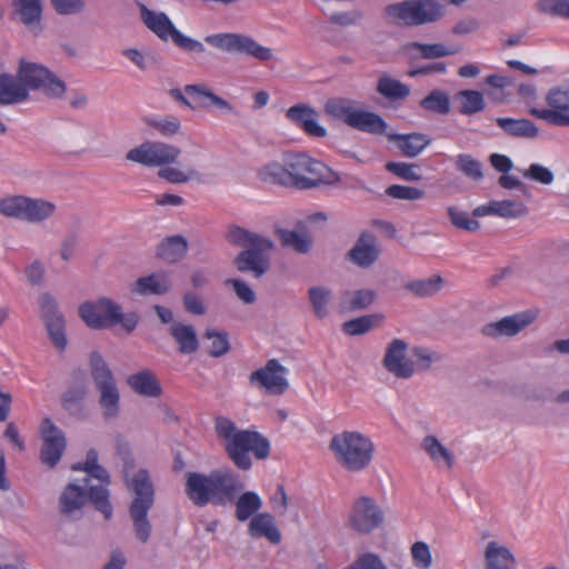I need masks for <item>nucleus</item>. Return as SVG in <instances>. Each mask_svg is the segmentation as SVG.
Returning a JSON list of instances; mask_svg holds the SVG:
<instances>
[{
  "mask_svg": "<svg viewBox=\"0 0 569 569\" xmlns=\"http://www.w3.org/2000/svg\"><path fill=\"white\" fill-rule=\"evenodd\" d=\"M90 369L94 386L99 392V405L106 420H113L120 413V392L116 379L102 356L93 351L90 355Z\"/></svg>",
  "mask_w": 569,
  "mask_h": 569,
  "instance_id": "nucleus-12",
  "label": "nucleus"
},
{
  "mask_svg": "<svg viewBox=\"0 0 569 569\" xmlns=\"http://www.w3.org/2000/svg\"><path fill=\"white\" fill-rule=\"evenodd\" d=\"M127 488L133 498L129 506V515L136 538L146 543L151 537L152 527L148 513L154 503V488L147 469H139L131 478H124Z\"/></svg>",
  "mask_w": 569,
  "mask_h": 569,
  "instance_id": "nucleus-6",
  "label": "nucleus"
},
{
  "mask_svg": "<svg viewBox=\"0 0 569 569\" xmlns=\"http://www.w3.org/2000/svg\"><path fill=\"white\" fill-rule=\"evenodd\" d=\"M169 333L178 345V350L181 355H192L198 351L199 340L193 326L173 322Z\"/></svg>",
  "mask_w": 569,
  "mask_h": 569,
  "instance_id": "nucleus-31",
  "label": "nucleus"
},
{
  "mask_svg": "<svg viewBox=\"0 0 569 569\" xmlns=\"http://www.w3.org/2000/svg\"><path fill=\"white\" fill-rule=\"evenodd\" d=\"M184 92L199 99L201 101V107L203 108H210L213 106L223 113L238 114V110L229 101L219 97L203 86L188 84L184 87Z\"/></svg>",
  "mask_w": 569,
  "mask_h": 569,
  "instance_id": "nucleus-30",
  "label": "nucleus"
},
{
  "mask_svg": "<svg viewBox=\"0 0 569 569\" xmlns=\"http://www.w3.org/2000/svg\"><path fill=\"white\" fill-rule=\"evenodd\" d=\"M187 251L188 241L180 234L167 237L157 247V256L171 263L180 261Z\"/></svg>",
  "mask_w": 569,
  "mask_h": 569,
  "instance_id": "nucleus-35",
  "label": "nucleus"
},
{
  "mask_svg": "<svg viewBox=\"0 0 569 569\" xmlns=\"http://www.w3.org/2000/svg\"><path fill=\"white\" fill-rule=\"evenodd\" d=\"M376 91L390 103L402 102L411 93L409 84L389 74H382L376 83Z\"/></svg>",
  "mask_w": 569,
  "mask_h": 569,
  "instance_id": "nucleus-25",
  "label": "nucleus"
},
{
  "mask_svg": "<svg viewBox=\"0 0 569 569\" xmlns=\"http://www.w3.org/2000/svg\"><path fill=\"white\" fill-rule=\"evenodd\" d=\"M376 291L372 289H359L347 291L341 297V308L349 311H358L370 307L376 300Z\"/></svg>",
  "mask_w": 569,
  "mask_h": 569,
  "instance_id": "nucleus-38",
  "label": "nucleus"
},
{
  "mask_svg": "<svg viewBox=\"0 0 569 569\" xmlns=\"http://www.w3.org/2000/svg\"><path fill=\"white\" fill-rule=\"evenodd\" d=\"M227 238L232 244L247 248L234 260L239 271L252 272L256 278L268 271L269 260L264 252L273 247V242L268 237L233 226L229 229Z\"/></svg>",
  "mask_w": 569,
  "mask_h": 569,
  "instance_id": "nucleus-5",
  "label": "nucleus"
},
{
  "mask_svg": "<svg viewBox=\"0 0 569 569\" xmlns=\"http://www.w3.org/2000/svg\"><path fill=\"white\" fill-rule=\"evenodd\" d=\"M127 383L136 393L147 398H157L162 393L160 382L156 375L149 369H143L130 375Z\"/></svg>",
  "mask_w": 569,
  "mask_h": 569,
  "instance_id": "nucleus-27",
  "label": "nucleus"
},
{
  "mask_svg": "<svg viewBox=\"0 0 569 569\" xmlns=\"http://www.w3.org/2000/svg\"><path fill=\"white\" fill-rule=\"evenodd\" d=\"M56 204L42 198L8 196L0 199V213L30 223H40L51 218Z\"/></svg>",
  "mask_w": 569,
  "mask_h": 569,
  "instance_id": "nucleus-13",
  "label": "nucleus"
},
{
  "mask_svg": "<svg viewBox=\"0 0 569 569\" xmlns=\"http://www.w3.org/2000/svg\"><path fill=\"white\" fill-rule=\"evenodd\" d=\"M214 429L224 441V449L232 462L241 470L252 466L250 452L259 459H266L270 453V442L258 431L238 430L236 423L227 417H218Z\"/></svg>",
  "mask_w": 569,
  "mask_h": 569,
  "instance_id": "nucleus-4",
  "label": "nucleus"
},
{
  "mask_svg": "<svg viewBox=\"0 0 569 569\" xmlns=\"http://www.w3.org/2000/svg\"><path fill=\"white\" fill-rule=\"evenodd\" d=\"M397 148L408 158L418 157L431 142V139L420 132L395 133L391 136Z\"/></svg>",
  "mask_w": 569,
  "mask_h": 569,
  "instance_id": "nucleus-29",
  "label": "nucleus"
},
{
  "mask_svg": "<svg viewBox=\"0 0 569 569\" xmlns=\"http://www.w3.org/2000/svg\"><path fill=\"white\" fill-rule=\"evenodd\" d=\"M89 479L83 478L80 483H69L60 497V510L63 515H72L87 502V487Z\"/></svg>",
  "mask_w": 569,
  "mask_h": 569,
  "instance_id": "nucleus-26",
  "label": "nucleus"
},
{
  "mask_svg": "<svg viewBox=\"0 0 569 569\" xmlns=\"http://www.w3.org/2000/svg\"><path fill=\"white\" fill-rule=\"evenodd\" d=\"M456 98L460 100L459 112L463 116L481 112L486 108L483 94L478 90H461Z\"/></svg>",
  "mask_w": 569,
  "mask_h": 569,
  "instance_id": "nucleus-43",
  "label": "nucleus"
},
{
  "mask_svg": "<svg viewBox=\"0 0 569 569\" xmlns=\"http://www.w3.org/2000/svg\"><path fill=\"white\" fill-rule=\"evenodd\" d=\"M18 77L29 90H40L48 98L60 99L67 91L66 83L46 67L21 61Z\"/></svg>",
  "mask_w": 569,
  "mask_h": 569,
  "instance_id": "nucleus-14",
  "label": "nucleus"
},
{
  "mask_svg": "<svg viewBox=\"0 0 569 569\" xmlns=\"http://www.w3.org/2000/svg\"><path fill=\"white\" fill-rule=\"evenodd\" d=\"M86 396L83 387H73L68 389L62 396V407L73 417H81L83 415L82 400Z\"/></svg>",
  "mask_w": 569,
  "mask_h": 569,
  "instance_id": "nucleus-44",
  "label": "nucleus"
},
{
  "mask_svg": "<svg viewBox=\"0 0 569 569\" xmlns=\"http://www.w3.org/2000/svg\"><path fill=\"white\" fill-rule=\"evenodd\" d=\"M204 41L222 51L253 57L260 61H268L272 58V50L261 46L253 38L233 32H221L208 34Z\"/></svg>",
  "mask_w": 569,
  "mask_h": 569,
  "instance_id": "nucleus-15",
  "label": "nucleus"
},
{
  "mask_svg": "<svg viewBox=\"0 0 569 569\" xmlns=\"http://www.w3.org/2000/svg\"><path fill=\"white\" fill-rule=\"evenodd\" d=\"M412 563L418 569H430L432 565V555L428 543L423 541L415 542L410 548Z\"/></svg>",
  "mask_w": 569,
  "mask_h": 569,
  "instance_id": "nucleus-51",
  "label": "nucleus"
},
{
  "mask_svg": "<svg viewBox=\"0 0 569 569\" xmlns=\"http://www.w3.org/2000/svg\"><path fill=\"white\" fill-rule=\"evenodd\" d=\"M533 319L535 316L529 311L515 313L503 317L498 321L487 323L482 328V333L491 338L512 337L530 325Z\"/></svg>",
  "mask_w": 569,
  "mask_h": 569,
  "instance_id": "nucleus-22",
  "label": "nucleus"
},
{
  "mask_svg": "<svg viewBox=\"0 0 569 569\" xmlns=\"http://www.w3.org/2000/svg\"><path fill=\"white\" fill-rule=\"evenodd\" d=\"M486 569H515L512 552L497 541L488 542L485 551Z\"/></svg>",
  "mask_w": 569,
  "mask_h": 569,
  "instance_id": "nucleus-33",
  "label": "nucleus"
},
{
  "mask_svg": "<svg viewBox=\"0 0 569 569\" xmlns=\"http://www.w3.org/2000/svg\"><path fill=\"white\" fill-rule=\"evenodd\" d=\"M496 123L507 133L515 138L533 139L539 134L538 127L529 119L496 118Z\"/></svg>",
  "mask_w": 569,
  "mask_h": 569,
  "instance_id": "nucleus-34",
  "label": "nucleus"
},
{
  "mask_svg": "<svg viewBox=\"0 0 569 569\" xmlns=\"http://www.w3.org/2000/svg\"><path fill=\"white\" fill-rule=\"evenodd\" d=\"M379 254L377 237L370 231H362L348 257L358 267L369 268L378 260Z\"/></svg>",
  "mask_w": 569,
  "mask_h": 569,
  "instance_id": "nucleus-23",
  "label": "nucleus"
},
{
  "mask_svg": "<svg viewBox=\"0 0 569 569\" xmlns=\"http://www.w3.org/2000/svg\"><path fill=\"white\" fill-rule=\"evenodd\" d=\"M204 338L211 340L209 353L213 358L224 356L230 350L229 335L226 331L217 329H207Z\"/></svg>",
  "mask_w": 569,
  "mask_h": 569,
  "instance_id": "nucleus-47",
  "label": "nucleus"
},
{
  "mask_svg": "<svg viewBox=\"0 0 569 569\" xmlns=\"http://www.w3.org/2000/svg\"><path fill=\"white\" fill-rule=\"evenodd\" d=\"M40 431L42 437L40 458L44 465L52 468L60 461L66 449V437L49 418L42 420Z\"/></svg>",
  "mask_w": 569,
  "mask_h": 569,
  "instance_id": "nucleus-18",
  "label": "nucleus"
},
{
  "mask_svg": "<svg viewBox=\"0 0 569 569\" xmlns=\"http://www.w3.org/2000/svg\"><path fill=\"white\" fill-rule=\"evenodd\" d=\"M228 284H231L234 289L237 297L243 301L244 303H253L256 301L254 291L242 280L239 279H228Z\"/></svg>",
  "mask_w": 569,
  "mask_h": 569,
  "instance_id": "nucleus-61",
  "label": "nucleus"
},
{
  "mask_svg": "<svg viewBox=\"0 0 569 569\" xmlns=\"http://www.w3.org/2000/svg\"><path fill=\"white\" fill-rule=\"evenodd\" d=\"M109 485L99 483L97 486H90L88 483L87 487V500H90L94 508L100 511L106 519H110L112 516V505L109 500Z\"/></svg>",
  "mask_w": 569,
  "mask_h": 569,
  "instance_id": "nucleus-41",
  "label": "nucleus"
},
{
  "mask_svg": "<svg viewBox=\"0 0 569 569\" xmlns=\"http://www.w3.org/2000/svg\"><path fill=\"white\" fill-rule=\"evenodd\" d=\"M318 112L307 103H297L286 112V118L310 137L323 138L327 129L318 122Z\"/></svg>",
  "mask_w": 569,
  "mask_h": 569,
  "instance_id": "nucleus-21",
  "label": "nucleus"
},
{
  "mask_svg": "<svg viewBox=\"0 0 569 569\" xmlns=\"http://www.w3.org/2000/svg\"><path fill=\"white\" fill-rule=\"evenodd\" d=\"M358 104L349 98H331L327 100L325 110L330 117L352 129L371 134L385 133L388 128L385 119L376 112L359 108Z\"/></svg>",
  "mask_w": 569,
  "mask_h": 569,
  "instance_id": "nucleus-9",
  "label": "nucleus"
},
{
  "mask_svg": "<svg viewBox=\"0 0 569 569\" xmlns=\"http://www.w3.org/2000/svg\"><path fill=\"white\" fill-rule=\"evenodd\" d=\"M410 50H417L420 52L421 57L425 59H437L447 56L455 54L457 51L452 49H448L442 43H421V42H411L408 44Z\"/></svg>",
  "mask_w": 569,
  "mask_h": 569,
  "instance_id": "nucleus-49",
  "label": "nucleus"
},
{
  "mask_svg": "<svg viewBox=\"0 0 569 569\" xmlns=\"http://www.w3.org/2000/svg\"><path fill=\"white\" fill-rule=\"evenodd\" d=\"M421 447L435 463H443L448 468L453 466V455L438 440L437 437L432 435L426 436L422 440Z\"/></svg>",
  "mask_w": 569,
  "mask_h": 569,
  "instance_id": "nucleus-37",
  "label": "nucleus"
},
{
  "mask_svg": "<svg viewBox=\"0 0 569 569\" xmlns=\"http://www.w3.org/2000/svg\"><path fill=\"white\" fill-rule=\"evenodd\" d=\"M146 124L156 129L163 137H171L179 132L181 122L177 117H147Z\"/></svg>",
  "mask_w": 569,
  "mask_h": 569,
  "instance_id": "nucleus-45",
  "label": "nucleus"
},
{
  "mask_svg": "<svg viewBox=\"0 0 569 569\" xmlns=\"http://www.w3.org/2000/svg\"><path fill=\"white\" fill-rule=\"evenodd\" d=\"M29 98V91L20 78L10 74H0V104H18Z\"/></svg>",
  "mask_w": 569,
  "mask_h": 569,
  "instance_id": "nucleus-28",
  "label": "nucleus"
},
{
  "mask_svg": "<svg viewBox=\"0 0 569 569\" xmlns=\"http://www.w3.org/2000/svg\"><path fill=\"white\" fill-rule=\"evenodd\" d=\"M491 210L492 216L502 218H520L527 213V207L513 200H493Z\"/></svg>",
  "mask_w": 569,
  "mask_h": 569,
  "instance_id": "nucleus-46",
  "label": "nucleus"
},
{
  "mask_svg": "<svg viewBox=\"0 0 569 569\" xmlns=\"http://www.w3.org/2000/svg\"><path fill=\"white\" fill-rule=\"evenodd\" d=\"M545 101L547 108H531L530 114L556 127H569V86L551 88Z\"/></svg>",
  "mask_w": 569,
  "mask_h": 569,
  "instance_id": "nucleus-17",
  "label": "nucleus"
},
{
  "mask_svg": "<svg viewBox=\"0 0 569 569\" xmlns=\"http://www.w3.org/2000/svg\"><path fill=\"white\" fill-rule=\"evenodd\" d=\"M181 154V149L174 144L162 141H144L130 149L126 159L148 168H160L158 177L169 183L181 184L189 181H202V174L188 168L186 171L170 164L176 163Z\"/></svg>",
  "mask_w": 569,
  "mask_h": 569,
  "instance_id": "nucleus-3",
  "label": "nucleus"
},
{
  "mask_svg": "<svg viewBox=\"0 0 569 569\" xmlns=\"http://www.w3.org/2000/svg\"><path fill=\"white\" fill-rule=\"evenodd\" d=\"M286 372L287 369L277 359H270L264 367L250 373L249 382L269 393L281 395L289 386Z\"/></svg>",
  "mask_w": 569,
  "mask_h": 569,
  "instance_id": "nucleus-19",
  "label": "nucleus"
},
{
  "mask_svg": "<svg viewBox=\"0 0 569 569\" xmlns=\"http://www.w3.org/2000/svg\"><path fill=\"white\" fill-rule=\"evenodd\" d=\"M347 569H388L382 559L373 552L360 555Z\"/></svg>",
  "mask_w": 569,
  "mask_h": 569,
  "instance_id": "nucleus-58",
  "label": "nucleus"
},
{
  "mask_svg": "<svg viewBox=\"0 0 569 569\" xmlns=\"http://www.w3.org/2000/svg\"><path fill=\"white\" fill-rule=\"evenodd\" d=\"M419 107L428 112L447 116L451 110L449 93L441 89H433L420 100Z\"/></svg>",
  "mask_w": 569,
  "mask_h": 569,
  "instance_id": "nucleus-39",
  "label": "nucleus"
},
{
  "mask_svg": "<svg viewBox=\"0 0 569 569\" xmlns=\"http://www.w3.org/2000/svg\"><path fill=\"white\" fill-rule=\"evenodd\" d=\"M448 214L452 224L459 229L476 231L480 227V223L477 220L471 219L467 212L458 210L455 207L448 208Z\"/></svg>",
  "mask_w": 569,
  "mask_h": 569,
  "instance_id": "nucleus-55",
  "label": "nucleus"
},
{
  "mask_svg": "<svg viewBox=\"0 0 569 569\" xmlns=\"http://www.w3.org/2000/svg\"><path fill=\"white\" fill-rule=\"evenodd\" d=\"M171 288L169 276L166 272H156L147 277L139 278L133 286L132 291L141 296L164 295Z\"/></svg>",
  "mask_w": 569,
  "mask_h": 569,
  "instance_id": "nucleus-32",
  "label": "nucleus"
},
{
  "mask_svg": "<svg viewBox=\"0 0 569 569\" xmlns=\"http://www.w3.org/2000/svg\"><path fill=\"white\" fill-rule=\"evenodd\" d=\"M386 194L399 200H419L425 197V191L422 189L411 187V186H401V184H391L386 189Z\"/></svg>",
  "mask_w": 569,
  "mask_h": 569,
  "instance_id": "nucleus-52",
  "label": "nucleus"
},
{
  "mask_svg": "<svg viewBox=\"0 0 569 569\" xmlns=\"http://www.w3.org/2000/svg\"><path fill=\"white\" fill-rule=\"evenodd\" d=\"M270 502L272 506V509L280 516H283L286 513V510L288 508V497L284 490V487L282 485H279L277 487L276 492L270 498Z\"/></svg>",
  "mask_w": 569,
  "mask_h": 569,
  "instance_id": "nucleus-64",
  "label": "nucleus"
},
{
  "mask_svg": "<svg viewBox=\"0 0 569 569\" xmlns=\"http://www.w3.org/2000/svg\"><path fill=\"white\" fill-rule=\"evenodd\" d=\"M52 7L59 14H74L82 11V0H51Z\"/></svg>",
  "mask_w": 569,
  "mask_h": 569,
  "instance_id": "nucleus-62",
  "label": "nucleus"
},
{
  "mask_svg": "<svg viewBox=\"0 0 569 569\" xmlns=\"http://www.w3.org/2000/svg\"><path fill=\"white\" fill-rule=\"evenodd\" d=\"M248 533L252 538H267L273 545L280 543L282 538L273 516L269 512L254 516L249 522Z\"/></svg>",
  "mask_w": 569,
  "mask_h": 569,
  "instance_id": "nucleus-24",
  "label": "nucleus"
},
{
  "mask_svg": "<svg viewBox=\"0 0 569 569\" xmlns=\"http://www.w3.org/2000/svg\"><path fill=\"white\" fill-rule=\"evenodd\" d=\"M186 493L198 507L208 503L226 506L234 503V517L244 522L257 516L263 501L256 491H244L243 482L238 473L229 468L214 469L209 475L201 472H188L186 476Z\"/></svg>",
  "mask_w": 569,
  "mask_h": 569,
  "instance_id": "nucleus-1",
  "label": "nucleus"
},
{
  "mask_svg": "<svg viewBox=\"0 0 569 569\" xmlns=\"http://www.w3.org/2000/svg\"><path fill=\"white\" fill-rule=\"evenodd\" d=\"M381 318L379 315H366L346 321L342 330L349 336H360L368 332L375 325V320Z\"/></svg>",
  "mask_w": 569,
  "mask_h": 569,
  "instance_id": "nucleus-48",
  "label": "nucleus"
},
{
  "mask_svg": "<svg viewBox=\"0 0 569 569\" xmlns=\"http://www.w3.org/2000/svg\"><path fill=\"white\" fill-rule=\"evenodd\" d=\"M79 316L86 326L92 330L111 329L116 326L130 333L139 322L136 312H123L120 305L108 297L84 301L79 306Z\"/></svg>",
  "mask_w": 569,
  "mask_h": 569,
  "instance_id": "nucleus-7",
  "label": "nucleus"
},
{
  "mask_svg": "<svg viewBox=\"0 0 569 569\" xmlns=\"http://www.w3.org/2000/svg\"><path fill=\"white\" fill-rule=\"evenodd\" d=\"M336 460L345 469L353 472L365 470L375 452L373 442L359 431H342L335 435L329 443Z\"/></svg>",
  "mask_w": 569,
  "mask_h": 569,
  "instance_id": "nucleus-8",
  "label": "nucleus"
},
{
  "mask_svg": "<svg viewBox=\"0 0 569 569\" xmlns=\"http://www.w3.org/2000/svg\"><path fill=\"white\" fill-rule=\"evenodd\" d=\"M383 12L388 23L416 27L440 20L443 7L436 0H405L388 4Z\"/></svg>",
  "mask_w": 569,
  "mask_h": 569,
  "instance_id": "nucleus-10",
  "label": "nucleus"
},
{
  "mask_svg": "<svg viewBox=\"0 0 569 569\" xmlns=\"http://www.w3.org/2000/svg\"><path fill=\"white\" fill-rule=\"evenodd\" d=\"M138 7L142 23L161 41L171 40L179 49L189 53L200 54L206 51L201 41L178 30L166 12L151 10L143 3H139Z\"/></svg>",
  "mask_w": 569,
  "mask_h": 569,
  "instance_id": "nucleus-11",
  "label": "nucleus"
},
{
  "mask_svg": "<svg viewBox=\"0 0 569 569\" xmlns=\"http://www.w3.org/2000/svg\"><path fill=\"white\" fill-rule=\"evenodd\" d=\"M329 171L323 162L305 152H286L281 162L264 164L258 174L264 182L308 190L326 183Z\"/></svg>",
  "mask_w": 569,
  "mask_h": 569,
  "instance_id": "nucleus-2",
  "label": "nucleus"
},
{
  "mask_svg": "<svg viewBox=\"0 0 569 569\" xmlns=\"http://www.w3.org/2000/svg\"><path fill=\"white\" fill-rule=\"evenodd\" d=\"M386 169L393 173L395 176L406 180V181H418L420 180V174L416 172V164H410L406 162H387Z\"/></svg>",
  "mask_w": 569,
  "mask_h": 569,
  "instance_id": "nucleus-57",
  "label": "nucleus"
},
{
  "mask_svg": "<svg viewBox=\"0 0 569 569\" xmlns=\"http://www.w3.org/2000/svg\"><path fill=\"white\" fill-rule=\"evenodd\" d=\"M408 343L402 339H393L386 349L383 367L400 379H409L413 372V363L406 358Z\"/></svg>",
  "mask_w": 569,
  "mask_h": 569,
  "instance_id": "nucleus-20",
  "label": "nucleus"
},
{
  "mask_svg": "<svg viewBox=\"0 0 569 569\" xmlns=\"http://www.w3.org/2000/svg\"><path fill=\"white\" fill-rule=\"evenodd\" d=\"M40 311L46 323L53 322L56 318H63L59 312L56 299L49 293H42L39 298Z\"/></svg>",
  "mask_w": 569,
  "mask_h": 569,
  "instance_id": "nucleus-56",
  "label": "nucleus"
},
{
  "mask_svg": "<svg viewBox=\"0 0 569 569\" xmlns=\"http://www.w3.org/2000/svg\"><path fill=\"white\" fill-rule=\"evenodd\" d=\"M385 512L375 499L363 496L356 499L350 508L348 523L360 533L369 535L382 526Z\"/></svg>",
  "mask_w": 569,
  "mask_h": 569,
  "instance_id": "nucleus-16",
  "label": "nucleus"
},
{
  "mask_svg": "<svg viewBox=\"0 0 569 569\" xmlns=\"http://www.w3.org/2000/svg\"><path fill=\"white\" fill-rule=\"evenodd\" d=\"M283 243L293 247L298 252L306 253L311 247L310 240L297 231H288L283 234Z\"/></svg>",
  "mask_w": 569,
  "mask_h": 569,
  "instance_id": "nucleus-60",
  "label": "nucleus"
},
{
  "mask_svg": "<svg viewBox=\"0 0 569 569\" xmlns=\"http://www.w3.org/2000/svg\"><path fill=\"white\" fill-rule=\"evenodd\" d=\"M443 286V279L439 274H435L428 279H417L408 281L405 289L419 298H428L438 293Z\"/></svg>",
  "mask_w": 569,
  "mask_h": 569,
  "instance_id": "nucleus-40",
  "label": "nucleus"
},
{
  "mask_svg": "<svg viewBox=\"0 0 569 569\" xmlns=\"http://www.w3.org/2000/svg\"><path fill=\"white\" fill-rule=\"evenodd\" d=\"M457 169L472 180H480L483 177L481 162L472 156L461 153L457 157Z\"/></svg>",
  "mask_w": 569,
  "mask_h": 569,
  "instance_id": "nucleus-50",
  "label": "nucleus"
},
{
  "mask_svg": "<svg viewBox=\"0 0 569 569\" xmlns=\"http://www.w3.org/2000/svg\"><path fill=\"white\" fill-rule=\"evenodd\" d=\"M308 298L317 318L325 319L329 315V303L332 299V291L325 286L309 288Z\"/></svg>",
  "mask_w": 569,
  "mask_h": 569,
  "instance_id": "nucleus-42",
  "label": "nucleus"
},
{
  "mask_svg": "<svg viewBox=\"0 0 569 569\" xmlns=\"http://www.w3.org/2000/svg\"><path fill=\"white\" fill-rule=\"evenodd\" d=\"M46 327L54 347L61 351L64 350L67 347L64 319L56 318L53 322L46 323Z\"/></svg>",
  "mask_w": 569,
  "mask_h": 569,
  "instance_id": "nucleus-54",
  "label": "nucleus"
},
{
  "mask_svg": "<svg viewBox=\"0 0 569 569\" xmlns=\"http://www.w3.org/2000/svg\"><path fill=\"white\" fill-rule=\"evenodd\" d=\"M12 8L24 26L33 27L40 23L42 17L41 0H13Z\"/></svg>",
  "mask_w": 569,
  "mask_h": 569,
  "instance_id": "nucleus-36",
  "label": "nucleus"
},
{
  "mask_svg": "<svg viewBox=\"0 0 569 569\" xmlns=\"http://www.w3.org/2000/svg\"><path fill=\"white\" fill-rule=\"evenodd\" d=\"M539 10L569 18V0H542L539 2Z\"/></svg>",
  "mask_w": 569,
  "mask_h": 569,
  "instance_id": "nucleus-59",
  "label": "nucleus"
},
{
  "mask_svg": "<svg viewBox=\"0 0 569 569\" xmlns=\"http://www.w3.org/2000/svg\"><path fill=\"white\" fill-rule=\"evenodd\" d=\"M523 177L528 180H532L546 186L551 184L555 180L553 172L540 163H531L528 169L523 171Z\"/></svg>",
  "mask_w": 569,
  "mask_h": 569,
  "instance_id": "nucleus-53",
  "label": "nucleus"
},
{
  "mask_svg": "<svg viewBox=\"0 0 569 569\" xmlns=\"http://www.w3.org/2000/svg\"><path fill=\"white\" fill-rule=\"evenodd\" d=\"M183 307L191 315L202 316L206 313V307L201 298L193 292H187L183 296Z\"/></svg>",
  "mask_w": 569,
  "mask_h": 569,
  "instance_id": "nucleus-63",
  "label": "nucleus"
}]
</instances>
